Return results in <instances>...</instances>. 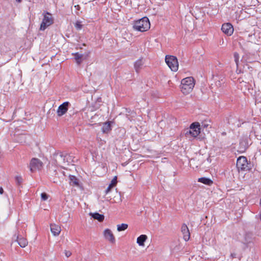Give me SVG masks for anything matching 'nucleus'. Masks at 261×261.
I'll return each instance as SVG.
<instances>
[{
  "instance_id": "aec40b11",
  "label": "nucleus",
  "mask_w": 261,
  "mask_h": 261,
  "mask_svg": "<svg viewBox=\"0 0 261 261\" xmlns=\"http://www.w3.org/2000/svg\"><path fill=\"white\" fill-rule=\"evenodd\" d=\"M198 181L203 183V184L208 185V186L211 185L213 182V181L211 179H210L208 178H206V177L199 178L198 179Z\"/></svg>"
},
{
  "instance_id": "c756f323",
  "label": "nucleus",
  "mask_w": 261,
  "mask_h": 261,
  "mask_svg": "<svg viewBox=\"0 0 261 261\" xmlns=\"http://www.w3.org/2000/svg\"><path fill=\"white\" fill-rule=\"evenodd\" d=\"M4 193V190L2 187L0 188V194H3Z\"/></svg>"
},
{
  "instance_id": "2f4dec72",
  "label": "nucleus",
  "mask_w": 261,
  "mask_h": 261,
  "mask_svg": "<svg viewBox=\"0 0 261 261\" xmlns=\"http://www.w3.org/2000/svg\"><path fill=\"white\" fill-rule=\"evenodd\" d=\"M222 135H226V133H225V132H223V133H222Z\"/></svg>"
},
{
  "instance_id": "9d476101",
  "label": "nucleus",
  "mask_w": 261,
  "mask_h": 261,
  "mask_svg": "<svg viewBox=\"0 0 261 261\" xmlns=\"http://www.w3.org/2000/svg\"><path fill=\"white\" fill-rule=\"evenodd\" d=\"M69 105L68 101H66L60 105L57 111L58 116L61 117L64 115L67 112Z\"/></svg>"
},
{
  "instance_id": "cd10ccee",
  "label": "nucleus",
  "mask_w": 261,
  "mask_h": 261,
  "mask_svg": "<svg viewBox=\"0 0 261 261\" xmlns=\"http://www.w3.org/2000/svg\"><path fill=\"white\" fill-rule=\"evenodd\" d=\"M71 252L70 251H65V254L67 257H69L71 255Z\"/></svg>"
},
{
  "instance_id": "393cba45",
  "label": "nucleus",
  "mask_w": 261,
  "mask_h": 261,
  "mask_svg": "<svg viewBox=\"0 0 261 261\" xmlns=\"http://www.w3.org/2000/svg\"><path fill=\"white\" fill-rule=\"evenodd\" d=\"M74 27L77 30H80L82 29L83 25L80 21H77L74 24Z\"/></svg>"
},
{
  "instance_id": "dca6fc26",
  "label": "nucleus",
  "mask_w": 261,
  "mask_h": 261,
  "mask_svg": "<svg viewBox=\"0 0 261 261\" xmlns=\"http://www.w3.org/2000/svg\"><path fill=\"white\" fill-rule=\"evenodd\" d=\"M111 121H108L103 124L101 130L103 133H108L111 130Z\"/></svg>"
},
{
  "instance_id": "b1692460",
  "label": "nucleus",
  "mask_w": 261,
  "mask_h": 261,
  "mask_svg": "<svg viewBox=\"0 0 261 261\" xmlns=\"http://www.w3.org/2000/svg\"><path fill=\"white\" fill-rule=\"evenodd\" d=\"M15 181L18 186H20L22 182L23 179L20 176H16L15 177Z\"/></svg>"
},
{
  "instance_id": "f03ea898",
  "label": "nucleus",
  "mask_w": 261,
  "mask_h": 261,
  "mask_svg": "<svg viewBox=\"0 0 261 261\" xmlns=\"http://www.w3.org/2000/svg\"><path fill=\"white\" fill-rule=\"evenodd\" d=\"M195 86V81L192 77H187L181 81L180 89L181 92L186 95L190 93Z\"/></svg>"
},
{
  "instance_id": "7ed1b4c3",
  "label": "nucleus",
  "mask_w": 261,
  "mask_h": 261,
  "mask_svg": "<svg viewBox=\"0 0 261 261\" xmlns=\"http://www.w3.org/2000/svg\"><path fill=\"white\" fill-rule=\"evenodd\" d=\"M150 27L149 19L146 17L134 22L133 28L135 30L144 32L147 31Z\"/></svg>"
},
{
  "instance_id": "423d86ee",
  "label": "nucleus",
  "mask_w": 261,
  "mask_h": 261,
  "mask_svg": "<svg viewBox=\"0 0 261 261\" xmlns=\"http://www.w3.org/2000/svg\"><path fill=\"white\" fill-rule=\"evenodd\" d=\"M165 61L172 71H176L178 70V62L175 56L166 55L165 57Z\"/></svg>"
},
{
  "instance_id": "4468645a",
  "label": "nucleus",
  "mask_w": 261,
  "mask_h": 261,
  "mask_svg": "<svg viewBox=\"0 0 261 261\" xmlns=\"http://www.w3.org/2000/svg\"><path fill=\"white\" fill-rule=\"evenodd\" d=\"M50 230L51 233L55 236H58L61 232V227L55 224H51L50 225Z\"/></svg>"
},
{
  "instance_id": "f3484780",
  "label": "nucleus",
  "mask_w": 261,
  "mask_h": 261,
  "mask_svg": "<svg viewBox=\"0 0 261 261\" xmlns=\"http://www.w3.org/2000/svg\"><path fill=\"white\" fill-rule=\"evenodd\" d=\"M90 215L94 219L97 220L99 222H102L104 220L105 216L102 214H100L98 213H90Z\"/></svg>"
},
{
  "instance_id": "0eeeda50",
  "label": "nucleus",
  "mask_w": 261,
  "mask_h": 261,
  "mask_svg": "<svg viewBox=\"0 0 261 261\" xmlns=\"http://www.w3.org/2000/svg\"><path fill=\"white\" fill-rule=\"evenodd\" d=\"M54 23V19L51 16V14L49 12H46L44 15L42 21L40 25V30L41 31L45 30L47 27L51 25Z\"/></svg>"
},
{
  "instance_id": "5701e85b",
  "label": "nucleus",
  "mask_w": 261,
  "mask_h": 261,
  "mask_svg": "<svg viewBox=\"0 0 261 261\" xmlns=\"http://www.w3.org/2000/svg\"><path fill=\"white\" fill-rule=\"evenodd\" d=\"M128 225L126 224L122 223L120 225H117V230L118 231H123L127 229Z\"/></svg>"
},
{
  "instance_id": "f8f14e48",
  "label": "nucleus",
  "mask_w": 261,
  "mask_h": 261,
  "mask_svg": "<svg viewBox=\"0 0 261 261\" xmlns=\"http://www.w3.org/2000/svg\"><path fill=\"white\" fill-rule=\"evenodd\" d=\"M103 235L105 238L112 243L115 242V237L112 232L109 229H106L104 230Z\"/></svg>"
},
{
  "instance_id": "e433bc0d",
  "label": "nucleus",
  "mask_w": 261,
  "mask_h": 261,
  "mask_svg": "<svg viewBox=\"0 0 261 261\" xmlns=\"http://www.w3.org/2000/svg\"><path fill=\"white\" fill-rule=\"evenodd\" d=\"M129 4H130V5H131V4H132V2H131V1H130Z\"/></svg>"
},
{
  "instance_id": "20e7f679",
  "label": "nucleus",
  "mask_w": 261,
  "mask_h": 261,
  "mask_svg": "<svg viewBox=\"0 0 261 261\" xmlns=\"http://www.w3.org/2000/svg\"><path fill=\"white\" fill-rule=\"evenodd\" d=\"M236 166L239 171H249L252 169L253 164L248 162L246 157L241 156L237 160Z\"/></svg>"
},
{
  "instance_id": "ddd939ff",
  "label": "nucleus",
  "mask_w": 261,
  "mask_h": 261,
  "mask_svg": "<svg viewBox=\"0 0 261 261\" xmlns=\"http://www.w3.org/2000/svg\"><path fill=\"white\" fill-rule=\"evenodd\" d=\"M181 231L183 234V238L186 241H188L190 237V233L186 224H183L181 227Z\"/></svg>"
},
{
  "instance_id": "a211bd4d",
  "label": "nucleus",
  "mask_w": 261,
  "mask_h": 261,
  "mask_svg": "<svg viewBox=\"0 0 261 261\" xmlns=\"http://www.w3.org/2000/svg\"><path fill=\"white\" fill-rule=\"evenodd\" d=\"M147 237L145 234H142L140 236L137 240V243L140 245L143 246H144V242L146 240Z\"/></svg>"
},
{
  "instance_id": "7c9ffc66",
  "label": "nucleus",
  "mask_w": 261,
  "mask_h": 261,
  "mask_svg": "<svg viewBox=\"0 0 261 261\" xmlns=\"http://www.w3.org/2000/svg\"><path fill=\"white\" fill-rule=\"evenodd\" d=\"M208 126V124H205V123H203L201 125L202 127H206L207 126Z\"/></svg>"
},
{
  "instance_id": "6e6552de",
  "label": "nucleus",
  "mask_w": 261,
  "mask_h": 261,
  "mask_svg": "<svg viewBox=\"0 0 261 261\" xmlns=\"http://www.w3.org/2000/svg\"><path fill=\"white\" fill-rule=\"evenodd\" d=\"M43 163L38 159L33 158L30 164V169L32 172L36 170H40L42 167Z\"/></svg>"
},
{
  "instance_id": "c9c22d12",
  "label": "nucleus",
  "mask_w": 261,
  "mask_h": 261,
  "mask_svg": "<svg viewBox=\"0 0 261 261\" xmlns=\"http://www.w3.org/2000/svg\"><path fill=\"white\" fill-rule=\"evenodd\" d=\"M259 216H260V219L261 220V212L260 213Z\"/></svg>"
},
{
  "instance_id": "bb28decb",
  "label": "nucleus",
  "mask_w": 261,
  "mask_h": 261,
  "mask_svg": "<svg viewBox=\"0 0 261 261\" xmlns=\"http://www.w3.org/2000/svg\"><path fill=\"white\" fill-rule=\"evenodd\" d=\"M41 199L43 200H46L48 199V195L46 193H41Z\"/></svg>"
},
{
  "instance_id": "6ab92c4d",
  "label": "nucleus",
  "mask_w": 261,
  "mask_h": 261,
  "mask_svg": "<svg viewBox=\"0 0 261 261\" xmlns=\"http://www.w3.org/2000/svg\"><path fill=\"white\" fill-rule=\"evenodd\" d=\"M117 182V176H115L112 180L110 184L109 185L107 189H106V193L108 194L110 191L111 189L116 185Z\"/></svg>"
},
{
  "instance_id": "c85d7f7f",
  "label": "nucleus",
  "mask_w": 261,
  "mask_h": 261,
  "mask_svg": "<svg viewBox=\"0 0 261 261\" xmlns=\"http://www.w3.org/2000/svg\"><path fill=\"white\" fill-rule=\"evenodd\" d=\"M74 7L76 8L77 10H80L81 8L80 6L79 5L75 6Z\"/></svg>"
},
{
  "instance_id": "2eb2a0df",
  "label": "nucleus",
  "mask_w": 261,
  "mask_h": 261,
  "mask_svg": "<svg viewBox=\"0 0 261 261\" xmlns=\"http://www.w3.org/2000/svg\"><path fill=\"white\" fill-rule=\"evenodd\" d=\"M144 64V62L143 61V58H140L138 60H137L134 63V68L137 72H139L140 70L142 68Z\"/></svg>"
},
{
  "instance_id": "f704fd0d",
  "label": "nucleus",
  "mask_w": 261,
  "mask_h": 261,
  "mask_svg": "<svg viewBox=\"0 0 261 261\" xmlns=\"http://www.w3.org/2000/svg\"><path fill=\"white\" fill-rule=\"evenodd\" d=\"M259 205L261 206V199H260V201H259Z\"/></svg>"
},
{
  "instance_id": "72a5a7b5",
  "label": "nucleus",
  "mask_w": 261,
  "mask_h": 261,
  "mask_svg": "<svg viewBox=\"0 0 261 261\" xmlns=\"http://www.w3.org/2000/svg\"><path fill=\"white\" fill-rule=\"evenodd\" d=\"M129 1V0H126V2H127V5L128 4Z\"/></svg>"
},
{
  "instance_id": "4be33fe9",
  "label": "nucleus",
  "mask_w": 261,
  "mask_h": 261,
  "mask_svg": "<svg viewBox=\"0 0 261 261\" xmlns=\"http://www.w3.org/2000/svg\"><path fill=\"white\" fill-rule=\"evenodd\" d=\"M73 55L74 56V59L76 61V63L78 65H80L82 62V58L83 57V55L79 54V53L73 54Z\"/></svg>"
},
{
  "instance_id": "1a4fd4ad",
  "label": "nucleus",
  "mask_w": 261,
  "mask_h": 261,
  "mask_svg": "<svg viewBox=\"0 0 261 261\" xmlns=\"http://www.w3.org/2000/svg\"><path fill=\"white\" fill-rule=\"evenodd\" d=\"M20 230L18 228L17 229V233L14 235V238L16 237V240L21 247H25L27 246L28 242L27 240L20 236Z\"/></svg>"
},
{
  "instance_id": "39448f33",
  "label": "nucleus",
  "mask_w": 261,
  "mask_h": 261,
  "mask_svg": "<svg viewBox=\"0 0 261 261\" xmlns=\"http://www.w3.org/2000/svg\"><path fill=\"white\" fill-rule=\"evenodd\" d=\"M200 129V125L199 122H193L190 125L189 129H188L185 133V135L186 137L191 136L193 138H196L199 135Z\"/></svg>"
},
{
  "instance_id": "a878e982",
  "label": "nucleus",
  "mask_w": 261,
  "mask_h": 261,
  "mask_svg": "<svg viewBox=\"0 0 261 261\" xmlns=\"http://www.w3.org/2000/svg\"><path fill=\"white\" fill-rule=\"evenodd\" d=\"M234 61L237 64V65H238L239 63V55L237 53H234L233 54Z\"/></svg>"
},
{
  "instance_id": "9b49d317",
  "label": "nucleus",
  "mask_w": 261,
  "mask_h": 261,
  "mask_svg": "<svg viewBox=\"0 0 261 261\" xmlns=\"http://www.w3.org/2000/svg\"><path fill=\"white\" fill-rule=\"evenodd\" d=\"M221 30L226 35L230 36L233 32V28L230 23H226L222 25Z\"/></svg>"
},
{
  "instance_id": "473e14b6",
  "label": "nucleus",
  "mask_w": 261,
  "mask_h": 261,
  "mask_svg": "<svg viewBox=\"0 0 261 261\" xmlns=\"http://www.w3.org/2000/svg\"><path fill=\"white\" fill-rule=\"evenodd\" d=\"M17 2L20 3L21 2V0H16Z\"/></svg>"
},
{
  "instance_id": "412c9836",
  "label": "nucleus",
  "mask_w": 261,
  "mask_h": 261,
  "mask_svg": "<svg viewBox=\"0 0 261 261\" xmlns=\"http://www.w3.org/2000/svg\"><path fill=\"white\" fill-rule=\"evenodd\" d=\"M70 184L72 186H78L79 179L74 175H69Z\"/></svg>"
},
{
  "instance_id": "f257e3e1",
  "label": "nucleus",
  "mask_w": 261,
  "mask_h": 261,
  "mask_svg": "<svg viewBox=\"0 0 261 261\" xmlns=\"http://www.w3.org/2000/svg\"><path fill=\"white\" fill-rule=\"evenodd\" d=\"M54 163L62 167L63 165H69L74 162L72 155L66 152L57 151L53 154Z\"/></svg>"
}]
</instances>
